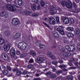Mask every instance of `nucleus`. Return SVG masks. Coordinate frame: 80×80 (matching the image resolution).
Wrapping results in <instances>:
<instances>
[{"label":"nucleus","mask_w":80,"mask_h":80,"mask_svg":"<svg viewBox=\"0 0 80 80\" xmlns=\"http://www.w3.org/2000/svg\"><path fill=\"white\" fill-rule=\"evenodd\" d=\"M18 47L21 51L25 50L27 49V44L24 42H20L18 44Z\"/></svg>","instance_id":"1"},{"label":"nucleus","mask_w":80,"mask_h":80,"mask_svg":"<svg viewBox=\"0 0 80 80\" xmlns=\"http://www.w3.org/2000/svg\"><path fill=\"white\" fill-rule=\"evenodd\" d=\"M65 48L67 50L71 52H74L75 50V47L71 45L66 46Z\"/></svg>","instance_id":"2"},{"label":"nucleus","mask_w":80,"mask_h":80,"mask_svg":"<svg viewBox=\"0 0 80 80\" xmlns=\"http://www.w3.org/2000/svg\"><path fill=\"white\" fill-rule=\"evenodd\" d=\"M11 23L13 25H18L20 24V21L17 18H13L12 20Z\"/></svg>","instance_id":"3"},{"label":"nucleus","mask_w":80,"mask_h":80,"mask_svg":"<svg viewBox=\"0 0 80 80\" xmlns=\"http://www.w3.org/2000/svg\"><path fill=\"white\" fill-rule=\"evenodd\" d=\"M6 7L8 10H9L10 11H12V12H15L16 11V8L10 4L8 3Z\"/></svg>","instance_id":"4"},{"label":"nucleus","mask_w":80,"mask_h":80,"mask_svg":"<svg viewBox=\"0 0 80 80\" xmlns=\"http://www.w3.org/2000/svg\"><path fill=\"white\" fill-rule=\"evenodd\" d=\"M45 60V56H43L42 57L39 56L38 57L36 60L37 63H41L43 61H44Z\"/></svg>","instance_id":"5"},{"label":"nucleus","mask_w":80,"mask_h":80,"mask_svg":"<svg viewBox=\"0 0 80 80\" xmlns=\"http://www.w3.org/2000/svg\"><path fill=\"white\" fill-rule=\"evenodd\" d=\"M36 45L38 47H39L40 49H43L45 47V45L41 43V41L40 40L37 41L36 42Z\"/></svg>","instance_id":"6"},{"label":"nucleus","mask_w":80,"mask_h":80,"mask_svg":"<svg viewBox=\"0 0 80 80\" xmlns=\"http://www.w3.org/2000/svg\"><path fill=\"white\" fill-rule=\"evenodd\" d=\"M1 55L4 60L10 62V58L8 57L7 54H5V53L2 52V53Z\"/></svg>","instance_id":"7"},{"label":"nucleus","mask_w":80,"mask_h":80,"mask_svg":"<svg viewBox=\"0 0 80 80\" xmlns=\"http://www.w3.org/2000/svg\"><path fill=\"white\" fill-rule=\"evenodd\" d=\"M10 46L9 44H5L4 45V50L6 52H8L10 50Z\"/></svg>","instance_id":"8"},{"label":"nucleus","mask_w":80,"mask_h":80,"mask_svg":"<svg viewBox=\"0 0 80 80\" xmlns=\"http://www.w3.org/2000/svg\"><path fill=\"white\" fill-rule=\"evenodd\" d=\"M66 6L68 8H71L72 10V3L71 1H68L66 3Z\"/></svg>","instance_id":"9"},{"label":"nucleus","mask_w":80,"mask_h":80,"mask_svg":"<svg viewBox=\"0 0 80 80\" xmlns=\"http://www.w3.org/2000/svg\"><path fill=\"white\" fill-rule=\"evenodd\" d=\"M49 22L51 24L55 25V19L52 17H51L49 20Z\"/></svg>","instance_id":"10"},{"label":"nucleus","mask_w":80,"mask_h":80,"mask_svg":"<svg viewBox=\"0 0 80 80\" xmlns=\"http://www.w3.org/2000/svg\"><path fill=\"white\" fill-rule=\"evenodd\" d=\"M47 55L48 57H50V58H51L52 60H53V59H55V56L53 55L52 54V53L50 51L48 52L47 53Z\"/></svg>","instance_id":"11"},{"label":"nucleus","mask_w":80,"mask_h":80,"mask_svg":"<svg viewBox=\"0 0 80 80\" xmlns=\"http://www.w3.org/2000/svg\"><path fill=\"white\" fill-rule=\"evenodd\" d=\"M57 30L58 32L62 35H65V32H64V30H63L62 28H57Z\"/></svg>","instance_id":"12"},{"label":"nucleus","mask_w":80,"mask_h":80,"mask_svg":"<svg viewBox=\"0 0 80 80\" xmlns=\"http://www.w3.org/2000/svg\"><path fill=\"white\" fill-rule=\"evenodd\" d=\"M63 21L64 23L67 24L69 23V22H70V20H69V18H68L66 17L63 18Z\"/></svg>","instance_id":"13"},{"label":"nucleus","mask_w":80,"mask_h":80,"mask_svg":"<svg viewBox=\"0 0 80 80\" xmlns=\"http://www.w3.org/2000/svg\"><path fill=\"white\" fill-rule=\"evenodd\" d=\"M11 54V55H15V49L13 48H12L10 50Z\"/></svg>","instance_id":"14"},{"label":"nucleus","mask_w":80,"mask_h":80,"mask_svg":"<svg viewBox=\"0 0 80 80\" xmlns=\"http://www.w3.org/2000/svg\"><path fill=\"white\" fill-rule=\"evenodd\" d=\"M2 17L3 18H7L8 17V14L7 12H2Z\"/></svg>","instance_id":"15"},{"label":"nucleus","mask_w":80,"mask_h":80,"mask_svg":"<svg viewBox=\"0 0 80 80\" xmlns=\"http://www.w3.org/2000/svg\"><path fill=\"white\" fill-rule=\"evenodd\" d=\"M52 33H53L54 35V36L55 38H58L59 37V35L58 34V33L56 31H53L52 32Z\"/></svg>","instance_id":"16"},{"label":"nucleus","mask_w":80,"mask_h":80,"mask_svg":"<svg viewBox=\"0 0 80 80\" xmlns=\"http://www.w3.org/2000/svg\"><path fill=\"white\" fill-rule=\"evenodd\" d=\"M80 28H77L75 29V34L76 35H79L80 34Z\"/></svg>","instance_id":"17"},{"label":"nucleus","mask_w":80,"mask_h":80,"mask_svg":"<svg viewBox=\"0 0 80 80\" xmlns=\"http://www.w3.org/2000/svg\"><path fill=\"white\" fill-rule=\"evenodd\" d=\"M72 11L73 12H75V13H78V12H80V9L77 8H72Z\"/></svg>","instance_id":"18"},{"label":"nucleus","mask_w":80,"mask_h":80,"mask_svg":"<svg viewBox=\"0 0 80 80\" xmlns=\"http://www.w3.org/2000/svg\"><path fill=\"white\" fill-rule=\"evenodd\" d=\"M20 33L19 32H17L13 36V38L14 39H17L20 37Z\"/></svg>","instance_id":"19"},{"label":"nucleus","mask_w":80,"mask_h":80,"mask_svg":"<svg viewBox=\"0 0 80 80\" xmlns=\"http://www.w3.org/2000/svg\"><path fill=\"white\" fill-rule=\"evenodd\" d=\"M3 33L6 37H8L10 35V32L8 31H6L4 32Z\"/></svg>","instance_id":"20"},{"label":"nucleus","mask_w":80,"mask_h":80,"mask_svg":"<svg viewBox=\"0 0 80 80\" xmlns=\"http://www.w3.org/2000/svg\"><path fill=\"white\" fill-rule=\"evenodd\" d=\"M18 4L19 6L20 7L23 4V1L22 0H18Z\"/></svg>","instance_id":"21"},{"label":"nucleus","mask_w":80,"mask_h":80,"mask_svg":"<svg viewBox=\"0 0 80 80\" xmlns=\"http://www.w3.org/2000/svg\"><path fill=\"white\" fill-rule=\"evenodd\" d=\"M42 23H43L44 25H45V26H46L47 27H48V28H49V29H50V30H52V28H51V27H50V26L48 25L47 23H46L45 22L43 21L42 22Z\"/></svg>","instance_id":"22"},{"label":"nucleus","mask_w":80,"mask_h":80,"mask_svg":"<svg viewBox=\"0 0 80 80\" xmlns=\"http://www.w3.org/2000/svg\"><path fill=\"white\" fill-rule=\"evenodd\" d=\"M24 13H25V14L27 15H29L32 14V12H31L30 11H24Z\"/></svg>","instance_id":"23"},{"label":"nucleus","mask_w":80,"mask_h":80,"mask_svg":"<svg viewBox=\"0 0 80 80\" xmlns=\"http://www.w3.org/2000/svg\"><path fill=\"white\" fill-rule=\"evenodd\" d=\"M66 79L68 80H73V76L72 75H68L66 77Z\"/></svg>","instance_id":"24"},{"label":"nucleus","mask_w":80,"mask_h":80,"mask_svg":"<svg viewBox=\"0 0 80 80\" xmlns=\"http://www.w3.org/2000/svg\"><path fill=\"white\" fill-rule=\"evenodd\" d=\"M31 8L32 10H36L37 8V5L33 3L32 4Z\"/></svg>","instance_id":"25"},{"label":"nucleus","mask_w":80,"mask_h":80,"mask_svg":"<svg viewBox=\"0 0 80 80\" xmlns=\"http://www.w3.org/2000/svg\"><path fill=\"white\" fill-rule=\"evenodd\" d=\"M69 53L68 52H64L63 53H62V55L64 57H68V56H70V55H69Z\"/></svg>","instance_id":"26"},{"label":"nucleus","mask_w":80,"mask_h":80,"mask_svg":"<svg viewBox=\"0 0 80 80\" xmlns=\"http://www.w3.org/2000/svg\"><path fill=\"white\" fill-rule=\"evenodd\" d=\"M67 30L69 32H73V28L72 27H68L67 28Z\"/></svg>","instance_id":"27"},{"label":"nucleus","mask_w":80,"mask_h":80,"mask_svg":"<svg viewBox=\"0 0 80 80\" xmlns=\"http://www.w3.org/2000/svg\"><path fill=\"white\" fill-rule=\"evenodd\" d=\"M8 72L7 70H4L2 71V74L4 75H8Z\"/></svg>","instance_id":"28"},{"label":"nucleus","mask_w":80,"mask_h":80,"mask_svg":"<svg viewBox=\"0 0 80 80\" xmlns=\"http://www.w3.org/2000/svg\"><path fill=\"white\" fill-rule=\"evenodd\" d=\"M56 77H57V75L55 74H51L50 76V78H56Z\"/></svg>","instance_id":"29"},{"label":"nucleus","mask_w":80,"mask_h":80,"mask_svg":"<svg viewBox=\"0 0 80 80\" xmlns=\"http://www.w3.org/2000/svg\"><path fill=\"white\" fill-rule=\"evenodd\" d=\"M68 36L69 38L73 37V34L72 32H69L68 34Z\"/></svg>","instance_id":"30"},{"label":"nucleus","mask_w":80,"mask_h":80,"mask_svg":"<svg viewBox=\"0 0 80 80\" xmlns=\"http://www.w3.org/2000/svg\"><path fill=\"white\" fill-rule=\"evenodd\" d=\"M22 74V72L21 71L18 70V71L16 72V75H17L18 76H20V75H21V74Z\"/></svg>","instance_id":"31"},{"label":"nucleus","mask_w":80,"mask_h":80,"mask_svg":"<svg viewBox=\"0 0 80 80\" xmlns=\"http://www.w3.org/2000/svg\"><path fill=\"white\" fill-rule=\"evenodd\" d=\"M56 10V8L55 6H52L50 8L51 11H54Z\"/></svg>","instance_id":"32"},{"label":"nucleus","mask_w":80,"mask_h":80,"mask_svg":"<svg viewBox=\"0 0 80 80\" xmlns=\"http://www.w3.org/2000/svg\"><path fill=\"white\" fill-rule=\"evenodd\" d=\"M0 43H1L0 45L1 44H3L5 43V40L3 39L0 38Z\"/></svg>","instance_id":"33"},{"label":"nucleus","mask_w":80,"mask_h":80,"mask_svg":"<svg viewBox=\"0 0 80 80\" xmlns=\"http://www.w3.org/2000/svg\"><path fill=\"white\" fill-rule=\"evenodd\" d=\"M74 64L77 68H79L80 65H79V63L78 62H75Z\"/></svg>","instance_id":"34"},{"label":"nucleus","mask_w":80,"mask_h":80,"mask_svg":"<svg viewBox=\"0 0 80 80\" xmlns=\"http://www.w3.org/2000/svg\"><path fill=\"white\" fill-rule=\"evenodd\" d=\"M59 68H66L67 66H66V65H65L63 64H62V65H61L59 66Z\"/></svg>","instance_id":"35"},{"label":"nucleus","mask_w":80,"mask_h":80,"mask_svg":"<svg viewBox=\"0 0 80 80\" xmlns=\"http://www.w3.org/2000/svg\"><path fill=\"white\" fill-rule=\"evenodd\" d=\"M30 53L32 56H35L36 55V52L32 51H30Z\"/></svg>","instance_id":"36"},{"label":"nucleus","mask_w":80,"mask_h":80,"mask_svg":"<svg viewBox=\"0 0 80 80\" xmlns=\"http://www.w3.org/2000/svg\"><path fill=\"white\" fill-rule=\"evenodd\" d=\"M52 65H55L56 66H57V64H58V62L55 61H52Z\"/></svg>","instance_id":"37"},{"label":"nucleus","mask_w":80,"mask_h":80,"mask_svg":"<svg viewBox=\"0 0 80 80\" xmlns=\"http://www.w3.org/2000/svg\"><path fill=\"white\" fill-rule=\"evenodd\" d=\"M34 67V66L32 65H29L27 67L28 68H29L30 69H32Z\"/></svg>","instance_id":"38"},{"label":"nucleus","mask_w":80,"mask_h":80,"mask_svg":"<svg viewBox=\"0 0 80 80\" xmlns=\"http://www.w3.org/2000/svg\"><path fill=\"white\" fill-rule=\"evenodd\" d=\"M60 51L62 53L61 54H62V53H64V52H65V49H64V48H61V49Z\"/></svg>","instance_id":"39"},{"label":"nucleus","mask_w":80,"mask_h":80,"mask_svg":"<svg viewBox=\"0 0 80 80\" xmlns=\"http://www.w3.org/2000/svg\"><path fill=\"white\" fill-rule=\"evenodd\" d=\"M26 57V55L25 54L22 53L21 54L20 57L21 58H24Z\"/></svg>","instance_id":"40"},{"label":"nucleus","mask_w":80,"mask_h":80,"mask_svg":"<svg viewBox=\"0 0 80 80\" xmlns=\"http://www.w3.org/2000/svg\"><path fill=\"white\" fill-rule=\"evenodd\" d=\"M66 3L67 2H65L63 1L61 3V5L62 6H66Z\"/></svg>","instance_id":"41"},{"label":"nucleus","mask_w":80,"mask_h":80,"mask_svg":"<svg viewBox=\"0 0 80 80\" xmlns=\"http://www.w3.org/2000/svg\"><path fill=\"white\" fill-rule=\"evenodd\" d=\"M51 68L52 69V72H55L56 71V69H55L53 66H52Z\"/></svg>","instance_id":"42"},{"label":"nucleus","mask_w":80,"mask_h":80,"mask_svg":"<svg viewBox=\"0 0 80 80\" xmlns=\"http://www.w3.org/2000/svg\"><path fill=\"white\" fill-rule=\"evenodd\" d=\"M77 46H78V47L77 48L78 50L80 51V43H79L78 44Z\"/></svg>","instance_id":"43"},{"label":"nucleus","mask_w":80,"mask_h":80,"mask_svg":"<svg viewBox=\"0 0 80 80\" xmlns=\"http://www.w3.org/2000/svg\"><path fill=\"white\" fill-rule=\"evenodd\" d=\"M18 70V68H14L12 70V72H17V71Z\"/></svg>","instance_id":"44"},{"label":"nucleus","mask_w":80,"mask_h":80,"mask_svg":"<svg viewBox=\"0 0 80 80\" xmlns=\"http://www.w3.org/2000/svg\"><path fill=\"white\" fill-rule=\"evenodd\" d=\"M52 74V72H50V71H48V72H46V75H50H50Z\"/></svg>","instance_id":"45"},{"label":"nucleus","mask_w":80,"mask_h":80,"mask_svg":"<svg viewBox=\"0 0 80 80\" xmlns=\"http://www.w3.org/2000/svg\"><path fill=\"white\" fill-rule=\"evenodd\" d=\"M41 6H42V7H43L44 5H45V2L43 1H42L41 2Z\"/></svg>","instance_id":"46"},{"label":"nucleus","mask_w":80,"mask_h":80,"mask_svg":"<svg viewBox=\"0 0 80 80\" xmlns=\"http://www.w3.org/2000/svg\"><path fill=\"white\" fill-rule=\"evenodd\" d=\"M58 62L59 63H63V61L62 59H60L58 61Z\"/></svg>","instance_id":"47"},{"label":"nucleus","mask_w":80,"mask_h":80,"mask_svg":"<svg viewBox=\"0 0 80 80\" xmlns=\"http://www.w3.org/2000/svg\"><path fill=\"white\" fill-rule=\"evenodd\" d=\"M62 71L61 70H59L56 72V73L57 74H60V73H62Z\"/></svg>","instance_id":"48"},{"label":"nucleus","mask_w":80,"mask_h":80,"mask_svg":"<svg viewBox=\"0 0 80 80\" xmlns=\"http://www.w3.org/2000/svg\"><path fill=\"white\" fill-rule=\"evenodd\" d=\"M64 42L65 44H68V40H64Z\"/></svg>","instance_id":"49"},{"label":"nucleus","mask_w":80,"mask_h":80,"mask_svg":"<svg viewBox=\"0 0 80 80\" xmlns=\"http://www.w3.org/2000/svg\"><path fill=\"white\" fill-rule=\"evenodd\" d=\"M56 18V21L58 22V23H59V22H60V20H59V17H57Z\"/></svg>","instance_id":"50"},{"label":"nucleus","mask_w":80,"mask_h":80,"mask_svg":"<svg viewBox=\"0 0 80 80\" xmlns=\"http://www.w3.org/2000/svg\"><path fill=\"white\" fill-rule=\"evenodd\" d=\"M32 17H38V13H34L32 14Z\"/></svg>","instance_id":"51"},{"label":"nucleus","mask_w":80,"mask_h":80,"mask_svg":"<svg viewBox=\"0 0 80 80\" xmlns=\"http://www.w3.org/2000/svg\"><path fill=\"white\" fill-rule=\"evenodd\" d=\"M27 73V71H23V72H22V75H25Z\"/></svg>","instance_id":"52"},{"label":"nucleus","mask_w":80,"mask_h":80,"mask_svg":"<svg viewBox=\"0 0 80 80\" xmlns=\"http://www.w3.org/2000/svg\"><path fill=\"white\" fill-rule=\"evenodd\" d=\"M34 62V61L33 60V59L32 58H31L29 61V63H33V62Z\"/></svg>","instance_id":"53"},{"label":"nucleus","mask_w":80,"mask_h":80,"mask_svg":"<svg viewBox=\"0 0 80 80\" xmlns=\"http://www.w3.org/2000/svg\"><path fill=\"white\" fill-rule=\"evenodd\" d=\"M70 21L71 23H74V22H75V21H74V20L73 18H71L70 19Z\"/></svg>","instance_id":"54"},{"label":"nucleus","mask_w":80,"mask_h":80,"mask_svg":"<svg viewBox=\"0 0 80 80\" xmlns=\"http://www.w3.org/2000/svg\"><path fill=\"white\" fill-rule=\"evenodd\" d=\"M7 69L9 71H10L11 70H12V68H11V67L9 66H7Z\"/></svg>","instance_id":"55"},{"label":"nucleus","mask_w":80,"mask_h":80,"mask_svg":"<svg viewBox=\"0 0 80 80\" xmlns=\"http://www.w3.org/2000/svg\"><path fill=\"white\" fill-rule=\"evenodd\" d=\"M74 61V59L73 58H70L69 62H73V61Z\"/></svg>","instance_id":"56"},{"label":"nucleus","mask_w":80,"mask_h":80,"mask_svg":"<svg viewBox=\"0 0 80 80\" xmlns=\"http://www.w3.org/2000/svg\"><path fill=\"white\" fill-rule=\"evenodd\" d=\"M76 68H76V67H72L70 68L69 69L70 70H73L74 69H76Z\"/></svg>","instance_id":"57"},{"label":"nucleus","mask_w":80,"mask_h":80,"mask_svg":"<svg viewBox=\"0 0 80 80\" xmlns=\"http://www.w3.org/2000/svg\"><path fill=\"white\" fill-rule=\"evenodd\" d=\"M70 74L71 75H75V74H76V73L75 72H69Z\"/></svg>","instance_id":"58"},{"label":"nucleus","mask_w":80,"mask_h":80,"mask_svg":"<svg viewBox=\"0 0 80 80\" xmlns=\"http://www.w3.org/2000/svg\"><path fill=\"white\" fill-rule=\"evenodd\" d=\"M52 48H53V49H55V48H57V46L56 45H53L52 47Z\"/></svg>","instance_id":"59"},{"label":"nucleus","mask_w":80,"mask_h":80,"mask_svg":"<svg viewBox=\"0 0 80 80\" xmlns=\"http://www.w3.org/2000/svg\"><path fill=\"white\" fill-rule=\"evenodd\" d=\"M16 54L18 55H20V52L19 51H17L16 52Z\"/></svg>","instance_id":"60"},{"label":"nucleus","mask_w":80,"mask_h":80,"mask_svg":"<svg viewBox=\"0 0 80 80\" xmlns=\"http://www.w3.org/2000/svg\"><path fill=\"white\" fill-rule=\"evenodd\" d=\"M61 79L62 80H65V78L62 77V76H61Z\"/></svg>","instance_id":"61"},{"label":"nucleus","mask_w":80,"mask_h":80,"mask_svg":"<svg viewBox=\"0 0 80 80\" xmlns=\"http://www.w3.org/2000/svg\"><path fill=\"white\" fill-rule=\"evenodd\" d=\"M2 68H3L4 69H6V67H5V66L4 65H2Z\"/></svg>","instance_id":"62"},{"label":"nucleus","mask_w":80,"mask_h":80,"mask_svg":"<svg viewBox=\"0 0 80 80\" xmlns=\"http://www.w3.org/2000/svg\"><path fill=\"white\" fill-rule=\"evenodd\" d=\"M34 3H37V4H38V0H35L34 1Z\"/></svg>","instance_id":"63"},{"label":"nucleus","mask_w":80,"mask_h":80,"mask_svg":"<svg viewBox=\"0 0 80 80\" xmlns=\"http://www.w3.org/2000/svg\"><path fill=\"white\" fill-rule=\"evenodd\" d=\"M60 79H61V76L58 77L56 78L57 80H60Z\"/></svg>","instance_id":"64"}]
</instances>
